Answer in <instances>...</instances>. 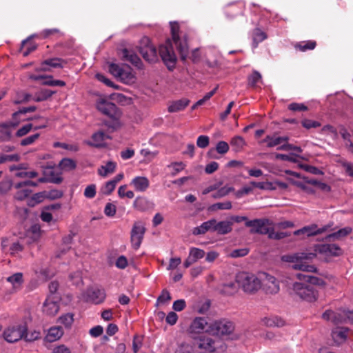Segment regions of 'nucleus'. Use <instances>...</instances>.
I'll use <instances>...</instances> for the list:
<instances>
[{
  "instance_id": "1",
  "label": "nucleus",
  "mask_w": 353,
  "mask_h": 353,
  "mask_svg": "<svg viewBox=\"0 0 353 353\" xmlns=\"http://www.w3.org/2000/svg\"><path fill=\"white\" fill-rule=\"evenodd\" d=\"M315 257L316 254L314 253L302 252L283 256L282 259L285 261L295 262L296 263L293 265V268L303 272L296 274V278L300 281L299 282L310 285H323L324 281L321 279L304 273L315 272L316 271L315 266L306 262V261L312 260Z\"/></svg>"
},
{
  "instance_id": "2",
  "label": "nucleus",
  "mask_w": 353,
  "mask_h": 353,
  "mask_svg": "<svg viewBox=\"0 0 353 353\" xmlns=\"http://www.w3.org/2000/svg\"><path fill=\"white\" fill-rule=\"evenodd\" d=\"M96 105L99 112L110 119L109 121H104L105 126L113 130H117L121 126L122 113L114 103L105 99H99L97 101Z\"/></svg>"
},
{
  "instance_id": "3",
  "label": "nucleus",
  "mask_w": 353,
  "mask_h": 353,
  "mask_svg": "<svg viewBox=\"0 0 353 353\" xmlns=\"http://www.w3.org/2000/svg\"><path fill=\"white\" fill-rule=\"evenodd\" d=\"M246 227L250 228L251 234H268L272 239H281L287 235L284 232H275L274 223L268 219H256L247 221Z\"/></svg>"
},
{
  "instance_id": "4",
  "label": "nucleus",
  "mask_w": 353,
  "mask_h": 353,
  "mask_svg": "<svg viewBox=\"0 0 353 353\" xmlns=\"http://www.w3.org/2000/svg\"><path fill=\"white\" fill-rule=\"evenodd\" d=\"M195 345L199 353H213L223 352L225 350V345L222 340L211 334H202L198 337L193 336Z\"/></svg>"
},
{
  "instance_id": "5",
  "label": "nucleus",
  "mask_w": 353,
  "mask_h": 353,
  "mask_svg": "<svg viewBox=\"0 0 353 353\" xmlns=\"http://www.w3.org/2000/svg\"><path fill=\"white\" fill-rule=\"evenodd\" d=\"M236 282L247 293H254L261 288L260 273L256 276L245 272H239L236 275Z\"/></svg>"
},
{
  "instance_id": "6",
  "label": "nucleus",
  "mask_w": 353,
  "mask_h": 353,
  "mask_svg": "<svg viewBox=\"0 0 353 353\" xmlns=\"http://www.w3.org/2000/svg\"><path fill=\"white\" fill-rule=\"evenodd\" d=\"M108 70L111 74L125 84H132L136 81V76L132 69L128 65H119L110 63Z\"/></svg>"
},
{
  "instance_id": "7",
  "label": "nucleus",
  "mask_w": 353,
  "mask_h": 353,
  "mask_svg": "<svg viewBox=\"0 0 353 353\" xmlns=\"http://www.w3.org/2000/svg\"><path fill=\"white\" fill-rule=\"evenodd\" d=\"M25 237L12 234L1 239V249L12 256H18L24 250Z\"/></svg>"
},
{
  "instance_id": "8",
  "label": "nucleus",
  "mask_w": 353,
  "mask_h": 353,
  "mask_svg": "<svg viewBox=\"0 0 353 353\" xmlns=\"http://www.w3.org/2000/svg\"><path fill=\"white\" fill-rule=\"evenodd\" d=\"M159 54L168 70H172L174 68L176 63V56L171 39H167L163 44L159 46Z\"/></svg>"
},
{
  "instance_id": "9",
  "label": "nucleus",
  "mask_w": 353,
  "mask_h": 353,
  "mask_svg": "<svg viewBox=\"0 0 353 353\" xmlns=\"http://www.w3.org/2000/svg\"><path fill=\"white\" fill-rule=\"evenodd\" d=\"M172 40L175 43L182 61H185L188 55L186 38L179 35V26L176 22H170Z\"/></svg>"
},
{
  "instance_id": "10",
  "label": "nucleus",
  "mask_w": 353,
  "mask_h": 353,
  "mask_svg": "<svg viewBox=\"0 0 353 353\" xmlns=\"http://www.w3.org/2000/svg\"><path fill=\"white\" fill-rule=\"evenodd\" d=\"M323 319L330 321L334 324H339L343 323H353V311L338 310L336 311L326 310L323 314Z\"/></svg>"
},
{
  "instance_id": "11",
  "label": "nucleus",
  "mask_w": 353,
  "mask_h": 353,
  "mask_svg": "<svg viewBox=\"0 0 353 353\" xmlns=\"http://www.w3.org/2000/svg\"><path fill=\"white\" fill-rule=\"evenodd\" d=\"M308 283L295 282L293 284V291L301 299L312 302L316 299L317 292L315 288Z\"/></svg>"
},
{
  "instance_id": "12",
  "label": "nucleus",
  "mask_w": 353,
  "mask_h": 353,
  "mask_svg": "<svg viewBox=\"0 0 353 353\" xmlns=\"http://www.w3.org/2000/svg\"><path fill=\"white\" fill-rule=\"evenodd\" d=\"M27 326L25 323H15L8 326L3 332V338L8 343H14L25 336Z\"/></svg>"
},
{
  "instance_id": "13",
  "label": "nucleus",
  "mask_w": 353,
  "mask_h": 353,
  "mask_svg": "<svg viewBox=\"0 0 353 353\" xmlns=\"http://www.w3.org/2000/svg\"><path fill=\"white\" fill-rule=\"evenodd\" d=\"M234 326L232 322L223 319L211 323V328L209 330L212 335L228 336L234 331Z\"/></svg>"
},
{
  "instance_id": "14",
  "label": "nucleus",
  "mask_w": 353,
  "mask_h": 353,
  "mask_svg": "<svg viewBox=\"0 0 353 353\" xmlns=\"http://www.w3.org/2000/svg\"><path fill=\"white\" fill-rule=\"evenodd\" d=\"M261 288L268 294H276L279 290V281L274 276L266 272L260 273Z\"/></svg>"
},
{
  "instance_id": "15",
  "label": "nucleus",
  "mask_w": 353,
  "mask_h": 353,
  "mask_svg": "<svg viewBox=\"0 0 353 353\" xmlns=\"http://www.w3.org/2000/svg\"><path fill=\"white\" fill-rule=\"evenodd\" d=\"M60 297L57 294L48 296L43 305V312L48 316L56 315L60 309Z\"/></svg>"
},
{
  "instance_id": "16",
  "label": "nucleus",
  "mask_w": 353,
  "mask_h": 353,
  "mask_svg": "<svg viewBox=\"0 0 353 353\" xmlns=\"http://www.w3.org/2000/svg\"><path fill=\"white\" fill-rule=\"evenodd\" d=\"M211 328V324H208L207 320L203 317H196L191 323L189 332L194 336V334H203V333L210 334L209 330Z\"/></svg>"
},
{
  "instance_id": "17",
  "label": "nucleus",
  "mask_w": 353,
  "mask_h": 353,
  "mask_svg": "<svg viewBox=\"0 0 353 353\" xmlns=\"http://www.w3.org/2000/svg\"><path fill=\"white\" fill-rule=\"evenodd\" d=\"M145 228L141 222H135L131 231V243L134 249L139 248Z\"/></svg>"
},
{
  "instance_id": "18",
  "label": "nucleus",
  "mask_w": 353,
  "mask_h": 353,
  "mask_svg": "<svg viewBox=\"0 0 353 353\" xmlns=\"http://www.w3.org/2000/svg\"><path fill=\"white\" fill-rule=\"evenodd\" d=\"M36 110H37V107L34 106V105L27 107V108H23L20 109L19 110L14 112L12 114V120L3 123L2 126L3 128H15L20 123V121L17 118L19 114H26L28 112H34Z\"/></svg>"
},
{
  "instance_id": "19",
  "label": "nucleus",
  "mask_w": 353,
  "mask_h": 353,
  "mask_svg": "<svg viewBox=\"0 0 353 353\" xmlns=\"http://www.w3.org/2000/svg\"><path fill=\"white\" fill-rule=\"evenodd\" d=\"M315 251L327 256H339L341 254V248L336 244L317 245Z\"/></svg>"
},
{
  "instance_id": "20",
  "label": "nucleus",
  "mask_w": 353,
  "mask_h": 353,
  "mask_svg": "<svg viewBox=\"0 0 353 353\" xmlns=\"http://www.w3.org/2000/svg\"><path fill=\"white\" fill-rule=\"evenodd\" d=\"M140 53L143 58L150 63H154L158 60L157 49L151 43H148L145 46L141 47L140 49Z\"/></svg>"
},
{
  "instance_id": "21",
  "label": "nucleus",
  "mask_w": 353,
  "mask_h": 353,
  "mask_svg": "<svg viewBox=\"0 0 353 353\" xmlns=\"http://www.w3.org/2000/svg\"><path fill=\"white\" fill-rule=\"evenodd\" d=\"M88 299L95 304L102 303L105 298L104 290L98 288H90L87 291Z\"/></svg>"
},
{
  "instance_id": "22",
  "label": "nucleus",
  "mask_w": 353,
  "mask_h": 353,
  "mask_svg": "<svg viewBox=\"0 0 353 353\" xmlns=\"http://www.w3.org/2000/svg\"><path fill=\"white\" fill-rule=\"evenodd\" d=\"M110 137L103 131H98L94 133L90 141H87L86 143L89 145L96 148H101L105 145V140Z\"/></svg>"
},
{
  "instance_id": "23",
  "label": "nucleus",
  "mask_w": 353,
  "mask_h": 353,
  "mask_svg": "<svg viewBox=\"0 0 353 353\" xmlns=\"http://www.w3.org/2000/svg\"><path fill=\"white\" fill-rule=\"evenodd\" d=\"M326 230L325 227H323L321 228H318L317 225L315 224L305 226L301 229L297 230L294 231V235H300V234H306L307 236H314L318 234H321Z\"/></svg>"
},
{
  "instance_id": "24",
  "label": "nucleus",
  "mask_w": 353,
  "mask_h": 353,
  "mask_svg": "<svg viewBox=\"0 0 353 353\" xmlns=\"http://www.w3.org/2000/svg\"><path fill=\"white\" fill-rule=\"evenodd\" d=\"M134 190L137 192H145L150 185V181L145 176H136L130 182Z\"/></svg>"
},
{
  "instance_id": "25",
  "label": "nucleus",
  "mask_w": 353,
  "mask_h": 353,
  "mask_svg": "<svg viewBox=\"0 0 353 353\" xmlns=\"http://www.w3.org/2000/svg\"><path fill=\"white\" fill-rule=\"evenodd\" d=\"M233 222L230 221H216L214 224V232L219 234H227L232 230Z\"/></svg>"
},
{
  "instance_id": "26",
  "label": "nucleus",
  "mask_w": 353,
  "mask_h": 353,
  "mask_svg": "<svg viewBox=\"0 0 353 353\" xmlns=\"http://www.w3.org/2000/svg\"><path fill=\"white\" fill-rule=\"evenodd\" d=\"M348 332L349 330L347 327H337L334 330L332 336L334 343L337 345L343 343L347 339Z\"/></svg>"
},
{
  "instance_id": "27",
  "label": "nucleus",
  "mask_w": 353,
  "mask_h": 353,
  "mask_svg": "<svg viewBox=\"0 0 353 353\" xmlns=\"http://www.w3.org/2000/svg\"><path fill=\"white\" fill-rule=\"evenodd\" d=\"M215 219H212L208 221L203 222L201 225L193 229L192 233L194 235H200L206 233L208 231L214 232V224Z\"/></svg>"
},
{
  "instance_id": "28",
  "label": "nucleus",
  "mask_w": 353,
  "mask_h": 353,
  "mask_svg": "<svg viewBox=\"0 0 353 353\" xmlns=\"http://www.w3.org/2000/svg\"><path fill=\"white\" fill-rule=\"evenodd\" d=\"M122 57L125 61H129L136 67H141V61L134 52L124 49L122 51Z\"/></svg>"
},
{
  "instance_id": "29",
  "label": "nucleus",
  "mask_w": 353,
  "mask_h": 353,
  "mask_svg": "<svg viewBox=\"0 0 353 353\" xmlns=\"http://www.w3.org/2000/svg\"><path fill=\"white\" fill-rule=\"evenodd\" d=\"M238 283L235 281H230L223 283L219 288V292L225 295H232L236 293L239 288Z\"/></svg>"
},
{
  "instance_id": "30",
  "label": "nucleus",
  "mask_w": 353,
  "mask_h": 353,
  "mask_svg": "<svg viewBox=\"0 0 353 353\" xmlns=\"http://www.w3.org/2000/svg\"><path fill=\"white\" fill-rule=\"evenodd\" d=\"M261 323L268 327H282L285 325V321L280 317L271 316L264 317L261 319Z\"/></svg>"
},
{
  "instance_id": "31",
  "label": "nucleus",
  "mask_w": 353,
  "mask_h": 353,
  "mask_svg": "<svg viewBox=\"0 0 353 353\" xmlns=\"http://www.w3.org/2000/svg\"><path fill=\"white\" fill-rule=\"evenodd\" d=\"M288 140L287 137L267 136L263 142L266 143L268 148H272L285 143Z\"/></svg>"
},
{
  "instance_id": "32",
  "label": "nucleus",
  "mask_w": 353,
  "mask_h": 353,
  "mask_svg": "<svg viewBox=\"0 0 353 353\" xmlns=\"http://www.w3.org/2000/svg\"><path fill=\"white\" fill-rule=\"evenodd\" d=\"M117 163L113 161H108L105 165H101L98 169V174L103 176L106 177L112 174L116 170Z\"/></svg>"
},
{
  "instance_id": "33",
  "label": "nucleus",
  "mask_w": 353,
  "mask_h": 353,
  "mask_svg": "<svg viewBox=\"0 0 353 353\" xmlns=\"http://www.w3.org/2000/svg\"><path fill=\"white\" fill-rule=\"evenodd\" d=\"M190 101L187 99H181L173 101L168 106V111L170 112H176L184 110L189 104Z\"/></svg>"
},
{
  "instance_id": "34",
  "label": "nucleus",
  "mask_w": 353,
  "mask_h": 353,
  "mask_svg": "<svg viewBox=\"0 0 353 353\" xmlns=\"http://www.w3.org/2000/svg\"><path fill=\"white\" fill-rule=\"evenodd\" d=\"M32 100V96L22 90L17 91L12 101L14 104L19 105L26 103Z\"/></svg>"
},
{
  "instance_id": "35",
  "label": "nucleus",
  "mask_w": 353,
  "mask_h": 353,
  "mask_svg": "<svg viewBox=\"0 0 353 353\" xmlns=\"http://www.w3.org/2000/svg\"><path fill=\"white\" fill-rule=\"evenodd\" d=\"M234 151L239 152L244 148L246 145L245 139L241 136H235L232 137L230 141Z\"/></svg>"
},
{
  "instance_id": "36",
  "label": "nucleus",
  "mask_w": 353,
  "mask_h": 353,
  "mask_svg": "<svg viewBox=\"0 0 353 353\" xmlns=\"http://www.w3.org/2000/svg\"><path fill=\"white\" fill-rule=\"evenodd\" d=\"M266 38L267 35L265 32H264L259 28H255L252 32L253 48H256L258 44L264 41Z\"/></svg>"
},
{
  "instance_id": "37",
  "label": "nucleus",
  "mask_w": 353,
  "mask_h": 353,
  "mask_svg": "<svg viewBox=\"0 0 353 353\" xmlns=\"http://www.w3.org/2000/svg\"><path fill=\"white\" fill-rule=\"evenodd\" d=\"M55 93V91H52L49 89H43L36 93L34 97H32V101L36 102H41L47 100L52 94Z\"/></svg>"
},
{
  "instance_id": "38",
  "label": "nucleus",
  "mask_w": 353,
  "mask_h": 353,
  "mask_svg": "<svg viewBox=\"0 0 353 353\" xmlns=\"http://www.w3.org/2000/svg\"><path fill=\"white\" fill-rule=\"evenodd\" d=\"M7 281L10 283L15 289L21 286L23 283V276L21 272L15 273L6 279Z\"/></svg>"
},
{
  "instance_id": "39",
  "label": "nucleus",
  "mask_w": 353,
  "mask_h": 353,
  "mask_svg": "<svg viewBox=\"0 0 353 353\" xmlns=\"http://www.w3.org/2000/svg\"><path fill=\"white\" fill-rule=\"evenodd\" d=\"M63 334L62 328L59 326L52 327L49 329L47 337L49 341H56L61 337Z\"/></svg>"
},
{
  "instance_id": "40",
  "label": "nucleus",
  "mask_w": 353,
  "mask_h": 353,
  "mask_svg": "<svg viewBox=\"0 0 353 353\" xmlns=\"http://www.w3.org/2000/svg\"><path fill=\"white\" fill-rule=\"evenodd\" d=\"M205 251L202 249L195 247H191L189 250L188 256L196 263L198 260L202 259L205 256Z\"/></svg>"
},
{
  "instance_id": "41",
  "label": "nucleus",
  "mask_w": 353,
  "mask_h": 353,
  "mask_svg": "<svg viewBox=\"0 0 353 353\" xmlns=\"http://www.w3.org/2000/svg\"><path fill=\"white\" fill-rule=\"evenodd\" d=\"M62 60L61 59H59V58H53V59H47L46 61H44L41 65H42V70H48V69L45 67L46 65H49L52 68H62L63 65H62Z\"/></svg>"
},
{
  "instance_id": "42",
  "label": "nucleus",
  "mask_w": 353,
  "mask_h": 353,
  "mask_svg": "<svg viewBox=\"0 0 353 353\" xmlns=\"http://www.w3.org/2000/svg\"><path fill=\"white\" fill-rule=\"evenodd\" d=\"M26 236L31 239L27 241L28 243L37 241L40 236L39 228L37 225L32 226L31 230L27 232Z\"/></svg>"
},
{
  "instance_id": "43",
  "label": "nucleus",
  "mask_w": 353,
  "mask_h": 353,
  "mask_svg": "<svg viewBox=\"0 0 353 353\" xmlns=\"http://www.w3.org/2000/svg\"><path fill=\"white\" fill-rule=\"evenodd\" d=\"M59 167L63 171H70L75 168L76 163L72 159L65 158L60 161Z\"/></svg>"
},
{
  "instance_id": "44",
  "label": "nucleus",
  "mask_w": 353,
  "mask_h": 353,
  "mask_svg": "<svg viewBox=\"0 0 353 353\" xmlns=\"http://www.w3.org/2000/svg\"><path fill=\"white\" fill-rule=\"evenodd\" d=\"M340 134H341L342 138L343 139V140L345 141V144L346 147L347 148V149L349 150V151H350L351 152L353 153V143L350 139V137H351L350 134L347 131V130H345L344 128L341 130Z\"/></svg>"
},
{
  "instance_id": "45",
  "label": "nucleus",
  "mask_w": 353,
  "mask_h": 353,
  "mask_svg": "<svg viewBox=\"0 0 353 353\" xmlns=\"http://www.w3.org/2000/svg\"><path fill=\"white\" fill-rule=\"evenodd\" d=\"M59 322L67 328L70 327L74 322L73 314L71 313H67L61 315L59 318Z\"/></svg>"
},
{
  "instance_id": "46",
  "label": "nucleus",
  "mask_w": 353,
  "mask_h": 353,
  "mask_svg": "<svg viewBox=\"0 0 353 353\" xmlns=\"http://www.w3.org/2000/svg\"><path fill=\"white\" fill-rule=\"evenodd\" d=\"M185 164L181 161L179 162H172L170 165H168L169 168L172 169V172H171V175L172 176H176L179 172L183 170L185 168Z\"/></svg>"
},
{
  "instance_id": "47",
  "label": "nucleus",
  "mask_w": 353,
  "mask_h": 353,
  "mask_svg": "<svg viewBox=\"0 0 353 353\" xmlns=\"http://www.w3.org/2000/svg\"><path fill=\"white\" fill-rule=\"evenodd\" d=\"M21 157L18 154H1L0 155V164L7 161L18 162L19 161Z\"/></svg>"
},
{
  "instance_id": "48",
  "label": "nucleus",
  "mask_w": 353,
  "mask_h": 353,
  "mask_svg": "<svg viewBox=\"0 0 353 353\" xmlns=\"http://www.w3.org/2000/svg\"><path fill=\"white\" fill-rule=\"evenodd\" d=\"M316 47V42L314 41H303L296 45V48L301 51H306L307 50H313Z\"/></svg>"
},
{
  "instance_id": "49",
  "label": "nucleus",
  "mask_w": 353,
  "mask_h": 353,
  "mask_svg": "<svg viewBox=\"0 0 353 353\" xmlns=\"http://www.w3.org/2000/svg\"><path fill=\"white\" fill-rule=\"evenodd\" d=\"M351 231H352V229L350 228H348V227L339 230L336 232H334V233L329 235V237L339 239L340 238L347 236V234H349L351 232Z\"/></svg>"
},
{
  "instance_id": "50",
  "label": "nucleus",
  "mask_w": 353,
  "mask_h": 353,
  "mask_svg": "<svg viewBox=\"0 0 353 353\" xmlns=\"http://www.w3.org/2000/svg\"><path fill=\"white\" fill-rule=\"evenodd\" d=\"M116 184L112 181H109L101 188V192L105 195L110 194L115 189Z\"/></svg>"
},
{
  "instance_id": "51",
  "label": "nucleus",
  "mask_w": 353,
  "mask_h": 353,
  "mask_svg": "<svg viewBox=\"0 0 353 353\" xmlns=\"http://www.w3.org/2000/svg\"><path fill=\"white\" fill-rule=\"evenodd\" d=\"M33 128V124L28 123L20 128L16 132V137H22L28 134Z\"/></svg>"
},
{
  "instance_id": "52",
  "label": "nucleus",
  "mask_w": 353,
  "mask_h": 353,
  "mask_svg": "<svg viewBox=\"0 0 353 353\" xmlns=\"http://www.w3.org/2000/svg\"><path fill=\"white\" fill-rule=\"evenodd\" d=\"M210 208L212 210H230L232 208V203L230 201L216 203L213 204Z\"/></svg>"
},
{
  "instance_id": "53",
  "label": "nucleus",
  "mask_w": 353,
  "mask_h": 353,
  "mask_svg": "<svg viewBox=\"0 0 353 353\" xmlns=\"http://www.w3.org/2000/svg\"><path fill=\"white\" fill-rule=\"evenodd\" d=\"M40 134L36 133L34 134H32L31 136H29L21 141V145L22 146H26L29 145L33 144L39 137Z\"/></svg>"
},
{
  "instance_id": "54",
  "label": "nucleus",
  "mask_w": 353,
  "mask_h": 353,
  "mask_svg": "<svg viewBox=\"0 0 353 353\" xmlns=\"http://www.w3.org/2000/svg\"><path fill=\"white\" fill-rule=\"evenodd\" d=\"M229 145L227 142L221 141H219L216 145V150L219 154H223L228 152Z\"/></svg>"
},
{
  "instance_id": "55",
  "label": "nucleus",
  "mask_w": 353,
  "mask_h": 353,
  "mask_svg": "<svg viewBox=\"0 0 353 353\" xmlns=\"http://www.w3.org/2000/svg\"><path fill=\"white\" fill-rule=\"evenodd\" d=\"M96 192V185L91 184L85 188L83 194L88 199H92L95 196Z\"/></svg>"
},
{
  "instance_id": "56",
  "label": "nucleus",
  "mask_w": 353,
  "mask_h": 353,
  "mask_svg": "<svg viewBox=\"0 0 353 353\" xmlns=\"http://www.w3.org/2000/svg\"><path fill=\"white\" fill-rule=\"evenodd\" d=\"M210 139L208 136L201 135L197 138L196 145L200 148H205L208 146Z\"/></svg>"
},
{
  "instance_id": "57",
  "label": "nucleus",
  "mask_w": 353,
  "mask_h": 353,
  "mask_svg": "<svg viewBox=\"0 0 353 353\" xmlns=\"http://www.w3.org/2000/svg\"><path fill=\"white\" fill-rule=\"evenodd\" d=\"M234 189L230 187H223L221 189H219L217 192L214 194L212 196L214 199L223 197L226 195H228L230 192H232Z\"/></svg>"
},
{
  "instance_id": "58",
  "label": "nucleus",
  "mask_w": 353,
  "mask_h": 353,
  "mask_svg": "<svg viewBox=\"0 0 353 353\" xmlns=\"http://www.w3.org/2000/svg\"><path fill=\"white\" fill-rule=\"evenodd\" d=\"M116 210L117 208L115 205L111 203H108L105 206L104 213L106 216L112 217L116 214Z\"/></svg>"
},
{
  "instance_id": "59",
  "label": "nucleus",
  "mask_w": 353,
  "mask_h": 353,
  "mask_svg": "<svg viewBox=\"0 0 353 353\" xmlns=\"http://www.w3.org/2000/svg\"><path fill=\"white\" fill-rule=\"evenodd\" d=\"M301 168H303L304 170H305L307 172H310L313 174H322L323 172L321 171L318 168L307 165V164H303L301 165Z\"/></svg>"
},
{
  "instance_id": "60",
  "label": "nucleus",
  "mask_w": 353,
  "mask_h": 353,
  "mask_svg": "<svg viewBox=\"0 0 353 353\" xmlns=\"http://www.w3.org/2000/svg\"><path fill=\"white\" fill-rule=\"evenodd\" d=\"M96 78L99 81L103 82V83H105L106 85H108L109 87L114 88H118L117 85H114V83L112 81H111L109 79L105 77L102 74H99V73L97 74H96Z\"/></svg>"
},
{
  "instance_id": "61",
  "label": "nucleus",
  "mask_w": 353,
  "mask_h": 353,
  "mask_svg": "<svg viewBox=\"0 0 353 353\" xmlns=\"http://www.w3.org/2000/svg\"><path fill=\"white\" fill-rule=\"evenodd\" d=\"M261 79V74L257 71H254L248 78L249 84L252 86H254Z\"/></svg>"
},
{
  "instance_id": "62",
  "label": "nucleus",
  "mask_w": 353,
  "mask_h": 353,
  "mask_svg": "<svg viewBox=\"0 0 353 353\" xmlns=\"http://www.w3.org/2000/svg\"><path fill=\"white\" fill-rule=\"evenodd\" d=\"M302 125L306 129L315 128L319 127L321 123L318 121L310 120V119H304L302 121Z\"/></svg>"
},
{
  "instance_id": "63",
  "label": "nucleus",
  "mask_w": 353,
  "mask_h": 353,
  "mask_svg": "<svg viewBox=\"0 0 353 353\" xmlns=\"http://www.w3.org/2000/svg\"><path fill=\"white\" fill-rule=\"evenodd\" d=\"M249 252L247 248L236 249L230 253V256L232 258H237L246 256Z\"/></svg>"
},
{
  "instance_id": "64",
  "label": "nucleus",
  "mask_w": 353,
  "mask_h": 353,
  "mask_svg": "<svg viewBox=\"0 0 353 353\" xmlns=\"http://www.w3.org/2000/svg\"><path fill=\"white\" fill-rule=\"evenodd\" d=\"M176 353H194V352L190 345L188 344H182L178 347Z\"/></svg>"
}]
</instances>
